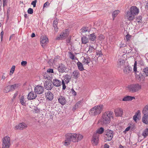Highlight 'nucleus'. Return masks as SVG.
<instances>
[{"label":"nucleus","instance_id":"nucleus-1","mask_svg":"<svg viewBox=\"0 0 148 148\" xmlns=\"http://www.w3.org/2000/svg\"><path fill=\"white\" fill-rule=\"evenodd\" d=\"M65 140L64 145H68L71 141L73 142H77L78 140H80L83 138V136L80 134H71L69 133L65 135Z\"/></svg>","mask_w":148,"mask_h":148},{"label":"nucleus","instance_id":"nucleus-2","mask_svg":"<svg viewBox=\"0 0 148 148\" xmlns=\"http://www.w3.org/2000/svg\"><path fill=\"white\" fill-rule=\"evenodd\" d=\"M113 112L110 111L106 112L102 114L100 121L103 124L109 123L111 121V118L112 117Z\"/></svg>","mask_w":148,"mask_h":148},{"label":"nucleus","instance_id":"nucleus-3","mask_svg":"<svg viewBox=\"0 0 148 148\" xmlns=\"http://www.w3.org/2000/svg\"><path fill=\"white\" fill-rule=\"evenodd\" d=\"M103 109L102 105L96 106L91 108L89 111V114L92 116H96L99 114Z\"/></svg>","mask_w":148,"mask_h":148},{"label":"nucleus","instance_id":"nucleus-4","mask_svg":"<svg viewBox=\"0 0 148 148\" xmlns=\"http://www.w3.org/2000/svg\"><path fill=\"white\" fill-rule=\"evenodd\" d=\"M139 12V10H128L126 12L125 18L129 21H132L135 18V16Z\"/></svg>","mask_w":148,"mask_h":148},{"label":"nucleus","instance_id":"nucleus-5","mask_svg":"<svg viewBox=\"0 0 148 148\" xmlns=\"http://www.w3.org/2000/svg\"><path fill=\"white\" fill-rule=\"evenodd\" d=\"M130 91L132 92H135L138 91L141 88V86L138 84H131L128 86Z\"/></svg>","mask_w":148,"mask_h":148},{"label":"nucleus","instance_id":"nucleus-6","mask_svg":"<svg viewBox=\"0 0 148 148\" xmlns=\"http://www.w3.org/2000/svg\"><path fill=\"white\" fill-rule=\"evenodd\" d=\"M106 136L105 138L108 141L111 140L113 136V132L112 130H107L104 132Z\"/></svg>","mask_w":148,"mask_h":148},{"label":"nucleus","instance_id":"nucleus-7","mask_svg":"<svg viewBox=\"0 0 148 148\" xmlns=\"http://www.w3.org/2000/svg\"><path fill=\"white\" fill-rule=\"evenodd\" d=\"M10 138L8 136H5L3 140L2 148H9L10 145Z\"/></svg>","mask_w":148,"mask_h":148},{"label":"nucleus","instance_id":"nucleus-8","mask_svg":"<svg viewBox=\"0 0 148 148\" xmlns=\"http://www.w3.org/2000/svg\"><path fill=\"white\" fill-rule=\"evenodd\" d=\"M52 83V82L51 81L48 80L45 81L44 83V86L45 89L48 90H51L53 87Z\"/></svg>","mask_w":148,"mask_h":148},{"label":"nucleus","instance_id":"nucleus-9","mask_svg":"<svg viewBox=\"0 0 148 148\" xmlns=\"http://www.w3.org/2000/svg\"><path fill=\"white\" fill-rule=\"evenodd\" d=\"M44 88L41 86H37L34 88V92L38 94H42L44 92Z\"/></svg>","mask_w":148,"mask_h":148},{"label":"nucleus","instance_id":"nucleus-10","mask_svg":"<svg viewBox=\"0 0 148 148\" xmlns=\"http://www.w3.org/2000/svg\"><path fill=\"white\" fill-rule=\"evenodd\" d=\"M137 62L136 61H135L134 63V68H133V71H134L136 75L139 77V78H142V77H143V75L142 74L140 73L138 71H137Z\"/></svg>","mask_w":148,"mask_h":148},{"label":"nucleus","instance_id":"nucleus-11","mask_svg":"<svg viewBox=\"0 0 148 148\" xmlns=\"http://www.w3.org/2000/svg\"><path fill=\"white\" fill-rule=\"evenodd\" d=\"M27 127V125L23 122L20 123L15 126V128L17 130H23L25 129Z\"/></svg>","mask_w":148,"mask_h":148},{"label":"nucleus","instance_id":"nucleus-12","mask_svg":"<svg viewBox=\"0 0 148 148\" xmlns=\"http://www.w3.org/2000/svg\"><path fill=\"white\" fill-rule=\"evenodd\" d=\"M69 30L68 29H66L63 31V32L60 35V37H58V39H64L66 37H67L69 35Z\"/></svg>","mask_w":148,"mask_h":148},{"label":"nucleus","instance_id":"nucleus-13","mask_svg":"<svg viewBox=\"0 0 148 148\" xmlns=\"http://www.w3.org/2000/svg\"><path fill=\"white\" fill-rule=\"evenodd\" d=\"M48 42V39L47 37L42 36H41L40 38V42L41 46L43 47V45H45Z\"/></svg>","mask_w":148,"mask_h":148},{"label":"nucleus","instance_id":"nucleus-14","mask_svg":"<svg viewBox=\"0 0 148 148\" xmlns=\"http://www.w3.org/2000/svg\"><path fill=\"white\" fill-rule=\"evenodd\" d=\"M115 115L117 116H121L123 113V110L121 108H117L114 110Z\"/></svg>","mask_w":148,"mask_h":148},{"label":"nucleus","instance_id":"nucleus-15","mask_svg":"<svg viewBox=\"0 0 148 148\" xmlns=\"http://www.w3.org/2000/svg\"><path fill=\"white\" fill-rule=\"evenodd\" d=\"M99 136L93 134L92 140V143L93 145H96L98 143Z\"/></svg>","mask_w":148,"mask_h":148},{"label":"nucleus","instance_id":"nucleus-16","mask_svg":"<svg viewBox=\"0 0 148 148\" xmlns=\"http://www.w3.org/2000/svg\"><path fill=\"white\" fill-rule=\"evenodd\" d=\"M58 68L59 71L62 73L65 72L67 67L65 66V65L62 64L59 66Z\"/></svg>","mask_w":148,"mask_h":148},{"label":"nucleus","instance_id":"nucleus-17","mask_svg":"<svg viewBox=\"0 0 148 148\" xmlns=\"http://www.w3.org/2000/svg\"><path fill=\"white\" fill-rule=\"evenodd\" d=\"M125 63V61L124 60L121 59H119L117 64L118 67L122 68V67H124Z\"/></svg>","mask_w":148,"mask_h":148},{"label":"nucleus","instance_id":"nucleus-18","mask_svg":"<svg viewBox=\"0 0 148 148\" xmlns=\"http://www.w3.org/2000/svg\"><path fill=\"white\" fill-rule=\"evenodd\" d=\"M52 82L53 85L57 87H59L61 85V81L56 79H53Z\"/></svg>","mask_w":148,"mask_h":148},{"label":"nucleus","instance_id":"nucleus-19","mask_svg":"<svg viewBox=\"0 0 148 148\" xmlns=\"http://www.w3.org/2000/svg\"><path fill=\"white\" fill-rule=\"evenodd\" d=\"M46 97L50 101L52 100L53 99V95L51 92L48 91L45 93Z\"/></svg>","mask_w":148,"mask_h":148},{"label":"nucleus","instance_id":"nucleus-20","mask_svg":"<svg viewBox=\"0 0 148 148\" xmlns=\"http://www.w3.org/2000/svg\"><path fill=\"white\" fill-rule=\"evenodd\" d=\"M37 97L36 95L34 94L33 92H31L28 95L27 99L29 100H31L35 99Z\"/></svg>","mask_w":148,"mask_h":148},{"label":"nucleus","instance_id":"nucleus-21","mask_svg":"<svg viewBox=\"0 0 148 148\" xmlns=\"http://www.w3.org/2000/svg\"><path fill=\"white\" fill-rule=\"evenodd\" d=\"M59 102L62 105H64L66 103V101L65 97L61 96L58 99Z\"/></svg>","mask_w":148,"mask_h":148},{"label":"nucleus","instance_id":"nucleus-22","mask_svg":"<svg viewBox=\"0 0 148 148\" xmlns=\"http://www.w3.org/2000/svg\"><path fill=\"white\" fill-rule=\"evenodd\" d=\"M96 48L90 45L88 51H87V55L89 56L91 55V53L96 49Z\"/></svg>","mask_w":148,"mask_h":148},{"label":"nucleus","instance_id":"nucleus-23","mask_svg":"<svg viewBox=\"0 0 148 148\" xmlns=\"http://www.w3.org/2000/svg\"><path fill=\"white\" fill-rule=\"evenodd\" d=\"M104 131L103 128L102 127H101L97 130L96 133H95L94 134L99 137V134H102L103 133Z\"/></svg>","mask_w":148,"mask_h":148},{"label":"nucleus","instance_id":"nucleus-24","mask_svg":"<svg viewBox=\"0 0 148 148\" xmlns=\"http://www.w3.org/2000/svg\"><path fill=\"white\" fill-rule=\"evenodd\" d=\"M123 67L124 72L125 74H128L132 71V68L128 66Z\"/></svg>","mask_w":148,"mask_h":148},{"label":"nucleus","instance_id":"nucleus-25","mask_svg":"<svg viewBox=\"0 0 148 148\" xmlns=\"http://www.w3.org/2000/svg\"><path fill=\"white\" fill-rule=\"evenodd\" d=\"M140 110H138L133 117V119L136 122L137 119L138 120L140 118Z\"/></svg>","mask_w":148,"mask_h":148},{"label":"nucleus","instance_id":"nucleus-26","mask_svg":"<svg viewBox=\"0 0 148 148\" xmlns=\"http://www.w3.org/2000/svg\"><path fill=\"white\" fill-rule=\"evenodd\" d=\"M82 34H85L86 32L89 33L90 31V29L87 27H83L80 29Z\"/></svg>","mask_w":148,"mask_h":148},{"label":"nucleus","instance_id":"nucleus-27","mask_svg":"<svg viewBox=\"0 0 148 148\" xmlns=\"http://www.w3.org/2000/svg\"><path fill=\"white\" fill-rule=\"evenodd\" d=\"M91 61V59L89 57H84V59L82 60V63L84 64L88 65L90 63Z\"/></svg>","mask_w":148,"mask_h":148},{"label":"nucleus","instance_id":"nucleus-28","mask_svg":"<svg viewBox=\"0 0 148 148\" xmlns=\"http://www.w3.org/2000/svg\"><path fill=\"white\" fill-rule=\"evenodd\" d=\"M79 75V73L78 71V70H75L73 72L72 76L73 78L77 79Z\"/></svg>","mask_w":148,"mask_h":148},{"label":"nucleus","instance_id":"nucleus-29","mask_svg":"<svg viewBox=\"0 0 148 148\" xmlns=\"http://www.w3.org/2000/svg\"><path fill=\"white\" fill-rule=\"evenodd\" d=\"M89 39L91 41H95V40L97 38V36L95 35L94 33L90 34L89 35Z\"/></svg>","mask_w":148,"mask_h":148},{"label":"nucleus","instance_id":"nucleus-30","mask_svg":"<svg viewBox=\"0 0 148 148\" xmlns=\"http://www.w3.org/2000/svg\"><path fill=\"white\" fill-rule=\"evenodd\" d=\"M135 99L134 97H131L129 96H127L124 97L123 99L122 100L124 101H131Z\"/></svg>","mask_w":148,"mask_h":148},{"label":"nucleus","instance_id":"nucleus-31","mask_svg":"<svg viewBox=\"0 0 148 148\" xmlns=\"http://www.w3.org/2000/svg\"><path fill=\"white\" fill-rule=\"evenodd\" d=\"M142 121L144 123L148 124V114H144L142 118Z\"/></svg>","mask_w":148,"mask_h":148},{"label":"nucleus","instance_id":"nucleus-32","mask_svg":"<svg viewBox=\"0 0 148 148\" xmlns=\"http://www.w3.org/2000/svg\"><path fill=\"white\" fill-rule=\"evenodd\" d=\"M71 79V77L69 75H66L64 77V80L65 82V83L67 84L69 82L70 80Z\"/></svg>","mask_w":148,"mask_h":148},{"label":"nucleus","instance_id":"nucleus-33","mask_svg":"<svg viewBox=\"0 0 148 148\" xmlns=\"http://www.w3.org/2000/svg\"><path fill=\"white\" fill-rule=\"evenodd\" d=\"M58 23V20L57 19L54 21L53 22V27L54 28V30L55 32H57L58 28V27L57 25Z\"/></svg>","mask_w":148,"mask_h":148},{"label":"nucleus","instance_id":"nucleus-34","mask_svg":"<svg viewBox=\"0 0 148 148\" xmlns=\"http://www.w3.org/2000/svg\"><path fill=\"white\" fill-rule=\"evenodd\" d=\"M20 86V84H15L13 85H10L12 91H13L18 88Z\"/></svg>","mask_w":148,"mask_h":148},{"label":"nucleus","instance_id":"nucleus-35","mask_svg":"<svg viewBox=\"0 0 148 148\" xmlns=\"http://www.w3.org/2000/svg\"><path fill=\"white\" fill-rule=\"evenodd\" d=\"M77 65L78 66V69L80 71H82L84 70V69L83 67V65L82 63L78 61L77 63Z\"/></svg>","mask_w":148,"mask_h":148},{"label":"nucleus","instance_id":"nucleus-36","mask_svg":"<svg viewBox=\"0 0 148 148\" xmlns=\"http://www.w3.org/2000/svg\"><path fill=\"white\" fill-rule=\"evenodd\" d=\"M82 104V101H79L77 102L74 106L73 108V110H75L78 107H80Z\"/></svg>","mask_w":148,"mask_h":148},{"label":"nucleus","instance_id":"nucleus-37","mask_svg":"<svg viewBox=\"0 0 148 148\" xmlns=\"http://www.w3.org/2000/svg\"><path fill=\"white\" fill-rule=\"evenodd\" d=\"M120 11L119 10H116L112 13V16L113 20L114 19V18L116 17L118 14L120 13Z\"/></svg>","mask_w":148,"mask_h":148},{"label":"nucleus","instance_id":"nucleus-38","mask_svg":"<svg viewBox=\"0 0 148 148\" xmlns=\"http://www.w3.org/2000/svg\"><path fill=\"white\" fill-rule=\"evenodd\" d=\"M20 103L22 105L24 106L26 105V101L24 97L23 96H22L20 97Z\"/></svg>","mask_w":148,"mask_h":148},{"label":"nucleus","instance_id":"nucleus-39","mask_svg":"<svg viewBox=\"0 0 148 148\" xmlns=\"http://www.w3.org/2000/svg\"><path fill=\"white\" fill-rule=\"evenodd\" d=\"M82 43L84 44H86L88 42V38L85 36H83L82 38Z\"/></svg>","mask_w":148,"mask_h":148},{"label":"nucleus","instance_id":"nucleus-40","mask_svg":"<svg viewBox=\"0 0 148 148\" xmlns=\"http://www.w3.org/2000/svg\"><path fill=\"white\" fill-rule=\"evenodd\" d=\"M143 74L145 76H148V67H146L143 69Z\"/></svg>","mask_w":148,"mask_h":148},{"label":"nucleus","instance_id":"nucleus-41","mask_svg":"<svg viewBox=\"0 0 148 148\" xmlns=\"http://www.w3.org/2000/svg\"><path fill=\"white\" fill-rule=\"evenodd\" d=\"M142 135L144 137V138H146L148 136V128L146 129L143 132Z\"/></svg>","mask_w":148,"mask_h":148},{"label":"nucleus","instance_id":"nucleus-42","mask_svg":"<svg viewBox=\"0 0 148 148\" xmlns=\"http://www.w3.org/2000/svg\"><path fill=\"white\" fill-rule=\"evenodd\" d=\"M12 91L10 85L8 86L5 88L4 90V92L7 93L9 91Z\"/></svg>","mask_w":148,"mask_h":148},{"label":"nucleus","instance_id":"nucleus-43","mask_svg":"<svg viewBox=\"0 0 148 148\" xmlns=\"http://www.w3.org/2000/svg\"><path fill=\"white\" fill-rule=\"evenodd\" d=\"M148 105L146 106L144 108L143 110V113L144 114H146L148 113Z\"/></svg>","mask_w":148,"mask_h":148},{"label":"nucleus","instance_id":"nucleus-44","mask_svg":"<svg viewBox=\"0 0 148 148\" xmlns=\"http://www.w3.org/2000/svg\"><path fill=\"white\" fill-rule=\"evenodd\" d=\"M15 66H13L12 67V68H11V70H10V75H12L14 72V70H15Z\"/></svg>","mask_w":148,"mask_h":148},{"label":"nucleus","instance_id":"nucleus-45","mask_svg":"<svg viewBox=\"0 0 148 148\" xmlns=\"http://www.w3.org/2000/svg\"><path fill=\"white\" fill-rule=\"evenodd\" d=\"M49 3L48 2H47L45 3L43 6V8H47V7L49 6Z\"/></svg>","mask_w":148,"mask_h":148},{"label":"nucleus","instance_id":"nucleus-46","mask_svg":"<svg viewBox=\"0 0 148 148\" xmlns=\"http://www.w3.org/2000/svg\"><path fill=\"white\" fill-rule=\"evenodd\" d=\"M70 54V58L72 60H74L75 58V56L73 54V53L70 52L69 53Z\"/></svg>","mask_w":148,"mask_h":148},{"label":"nucleus","instance_id":"nucleus-47","mask_svg":"<svg viewBox=\"0 0 148 148\" xmlns=\"http://www.w3.org/2000/svg\"><path fill=\"white\" fill-rule=\"evenodd\" d=\"M62 89L63 90H65L66 88V86L65 85V83L64 81L62 80Z\"/></svg>","mask_w":148,"mask_h":148},{"label":"nucleus","instance_id":"nucleus-48","mask_svg":"<svg viewBox=\"0 0 148 148\" xmlns=\"http://www.w3.org/2000/svg\"><path fill=\"white\" fill-rule=\"evenodd\" d=\"M131 36L129 35L128 34H127L126 36V38L127 40V41H128L130 40V38H131Z\"/></svg>","mask_w":148,"mask_h":148},{"label":"nucleus","instance_id":"nucleus-49","mask_svg":"<svg viewBox=\"0 0 148 148\" xmlns=\"http://www.w3.org/2000/svg\"><path fill=\"white\" fill-rule=\"evenodd\" d=\"M27 62L26 61H22L21 62V65L23 66H25L27 64Z\"/></svg>","mask_w":148,"mask_h":148},{"label":"nucleus","instance_id":"nucleus-50","mask_svg":"<svg viewBox=\"0 0 148 148\" xmlns=\"http://www.w3.org/2000/svg\"><path fill=\"white\" fill-rule=\"evenodd\" d=\"M36 2H37V1L35 0L34 1H33L32 2L31 4L33 5V7H36Z\"/></svg>","mask_w":148,"mask_h":148},{"label":"nucleus","instance_id":"nucleus-51","mask_svg":"<svg viewBox=\"0 0 148 148\" xmlns=\"http://www.w3.org/2000/svg\"><path fill=\"white\" fill-rule=\"evenodd\" d=\"M7 3V0H3V6L6 5Z\"/></svg>","mask_w":148,"mask_h":148},{"label":"nucleus","instance_id":"nucleus-52","mask_svg":"<svg viewBox=\"0 0 148 148\" xmlns=\"http://www.w3.org/2000/svg\"><path fill=\"white\" fill-rule=\"evenodd\" d=\"M47 73H53V70L52 69H48L47 71Z\"/></svg>","mask_w":148,"mask_h":148},{"label":"nucleus","instance_id":"nucleus-53","mask_svg":"<svg viewBox=\"0 0 148 148\" xmlns=\"http://www.w3.org/2000/svg\"><path fill=\"white\" fill-rule=\"evenodd\" d=\"M96 53L97 55H99L98 57L100 56H102V54L101 52V51H99L98 52H97Z\"/></svg>","mask_w":148,"mask_h":148},{"label":"nucleus","instance_id":"nucleus-54","mask_svg":"<svg viewBox=\"0 0 148 148\" xmlns=\"http://www.w3.org/2000/svg\"><path fill=\"white\" fill-rule=\"evenodd\" d=\"M27 12L29 14H32L33 12V10H27Z\"/></svg>","mask_w":148,"mask_h":148},{"label":"nucleus","instance_id":"nucleus-55","mask_svg":"<svg viewBox=\"0 0 148 148\" xmlns=\"http://www.w3.org/2000/svg\"><path fill=\"white\" fill-rule=\"evenodd\" d=\"M71 91L72 94H73L75 96H76V92L75 91V90L73 89L71 90Z\"/></svg>","mask_w":148,"mask_h":148},{"label":"nucleus","instance_id":"nucleus-56","mask_svg":"<svg viewBox=\"0 0 148 148\" xmlns=\"http://www.w3.org/2000/svg\"><path fill=\"white\" fill-rule=\"evenodd\" d=\"M4 34V32L3 31H2L1 33V40L2 41L3 39V35Z\"/></svg>","mask_w":148,"mask_h":148},{"label":"nucleus","instance_id":"nucleus-57","mask_svg":"<svg viewBox=\"0 0 148 148\" xmlns=\"http://www.w3.org/2000/svg\"><path fill=\"white\" fill-rule=\"evenodd\" d=\"M130 9L132 10V9H138L137 8H136V6H132L130 8Z\"/></svg>","mask_w":148,"mask_h":148},{"label":"nucleus","instance_id":"nucleus-58","mask_svg":"<svg viewBox=\"0 0 148 148\" xmlns=\"http://www.w3.org/2000/svg\"><path fill=\"white\" fill-rule=\"evenodd\" d=\"M109 145H108L107 144H106L104 145V148H109Z\"/></svg>","mask_w":148,"mask_h":148},{"label":"nucleus","instance_id":"nucleus-59","mask_svg":"<svg viewBox=\"0 0 148 148\" xmlns=\"http://www.w3.org/2000/svg\"><path fill=\"white\" fill-rule=\"evenodd\" d=\"M142 17L141 16H140L137 17V19L139 20L140 21H141Z\"/></svg>","mask_w":148,"mask_h":148},{"label":"nucleus","instance_id":"nucleus-60","mask_svg":"<svg viewBox=\"0 0 148 148\" xmlns=\"http://www.w3.org/2000/svg\"><path fill=\"white\" fill-rule=\"evenodd\" d=\"M35 36V34L34 33H32L31 35V37L32 38L34 37Z\"/></svg>","mask_w":148,"mask_h":148},{"label":"nucleus","instance_id":"nucleus-61","mask_svg":"<svg viewBox=\"0 0 148 148\" xmlns=\"http://www.w3.org/2000/svg\"><path fill=\"white\" fill-rule=\"evenodd\" d=\"M130 128V127H127V128H126L125 129V130L126 131H128L129 130Z\"/></svg>","mask_w":148,"mask_h":148},{"label":"nucleus","instance_id":"nucleus-62","mask_svg":"<svg viewBox=\"0 0 148 148\" xmlns=\"http://www.w3.org/2000/svg\"><path fill=\"white\" fill-rule=\"evenodd\" d=\"M17 93H15L14 95L13 96V98L14 99H15V98L17 96Z\"/></svg>","mask_w":148,"mask_h":148},{"label":"nucleus","instance_id":"nucleus-63","mask_svg":"<svg viewBox=\"0 0 148 148\" xmlns=\"http://www.w3.org/2000/svg\"><path fill=\"white\" fill-rule=\"evenodd\" d=\"M145 8L146 9H148V2L146 4V6H145Z\"/></svg>","mask_w":148,"mask_h":148},{"label":"nucleus","instance_id":"nucleus-64","mask_svg":"<svg viewBox=\"0 0 148 148\" xmlns=\"http://www.w3.org/2000/svg\"><path fill=\"white\" fill-rule=\"evenodd\" d=\"M119 148H123V146L120 145L119 146Z\"/></svg>","mask_w":148,"mask_h":148}]
</instances>
